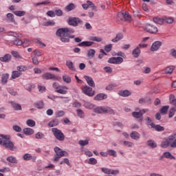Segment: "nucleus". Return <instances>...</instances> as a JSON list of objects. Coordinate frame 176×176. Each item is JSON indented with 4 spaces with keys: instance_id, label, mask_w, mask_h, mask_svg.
<instances>
[{
    "instance_id": "1",
    "label": "nucleus",
    "mask_w": 176,
    "mask_h": 176,
    "mask_svg": "<svg viewBox=\"0 0 176 176\" xmlns=\"http://www.w3.org/2000/svg\"><path fill=\"white\" fill-rule=\"evenodd\" d=\"M0 137L1 138H0V145L10 151H16L17 149V147L14 146L13 142L10 140V135L1 134Z\"/></svg>"
},
{
    "instance_id": "2",
    "label": "nucleus",
    "mask_w": 176,
    "mask_h": 176,
    "mask_svg": "<svg viewBox=\"0 0 176 176\" xmlns=\"http://www.w3.org/2000/svg\"><path fill=\"white\" fill-rule=\"evenodd\" d=\"M161 146L164 148H176V138L175 135H170L166 138L162 143Z\"/></svg>"
},
{
    "instance_id": "3",
    "label": "nucleus",
    "mask_w": 176,
    "mask_h": 176,
    "mask_svg": "<svg viewBox=\"0 0 176 176\" xmlns=\"http://www.w3.org/2000/svg\"><path fill=\"white\" fill-rule=\"evenodd\" d=\"M75 30L69 28H63L58 29L56 32V36H60V38H65L67 35H71V34H74Z\"/></svg>"
},
{
    "instance_id": "4",
    "label": "nucleus",
    "mask_w": 176,
    "mask_h": 176,
    "mask_svg": "<svg viewBox=\"0 0 176 176\" xmlns=\"http://www.w3.org/2000/svg\"><path fill=\"white\" fill-rule=\"evenodd\" d=\"M94 112L100 114L115 115V111L108 106L98 107L94 109Z\"/></svg>"
},
{
    "instance_id": "5",
    "label": "nucleus",
    "mask_w": 176,
    "mask_h": 176,
    "mask_svg": "<svg viewBox=\"0 0 176 176\" xmlns=\"http://www.w3.org/2000/svg\"><path fill=\"white\" fill-rule=\"evenodd\" d=\"M54 152L56 155L54 157V162H58L61 157L68 156V153L67 151H63L57 146L54 148Z\"/></svg>"
},
{
    "instance_id": "6",
    "label": "nucleus",
    "mask_w": 176,
    "mask_h": 176,
    "mask_svg": "<svg viewBox=\"0 0 176 176\" xmlns=\"http://www.w3.org/2000/svg\"><path fill=\"white\" fill-rule=\"evenodd\" d=\"M67 24L69 25H72V27H78L79 24H83V21L78 17H72L70 16L67 21Z\"/></svg>"
},
{
    "instance_id": "7",
    "label": "nucleus",
    "mask_w": 176,
    "mask_h": 176,
    "mask_svg": "<svg viewBox=\"0 0 176 176\" xmlns=\"http://www.w3.org/2000/svg\"><path fill=\"white\" fill-rule=\"evenodd\" d=\"M52 132L53 133L55 138L58 141H64L65 140V135H64V133H63L61 130L57 128H52Z\"/></svg>"
},
{
    "instance_id": "8",
    "label": "nucleus",
    "mask_w": 176,
    "mask_h": 176,
    "mask_svg": "<svg viewBox=\"0 0 176 176\" xmlns=\"http://www.w3.org/2000/svg\"><path fill=\"white\" fill-rule=\"evenodd\" d=\"M42 79H44L45 80H60L61 77L56 76L50 72H46L42 75Z\"/></svg>"
},
{
    "instance_id": "9",
    "label": "nucleus",
    "mask_w": 176,
    "mask_h": 176,
    "mask_svg": "<svg viewBox=\"0 0 176 176\" xmlns=\"http://www.w3.org/2000/svg\"><path fill=\"white\" fill-rule=\"evenodd\" d=\"M148 111H149V109H143L142 110H140L139 112L137 111H133L132 113V116H133V118H135V119H139L138 120V122L139 123H142V120H143V118L142 116L144 115V113H145L146 112H148Z\"/></svg>"
},
{
    "instance_id": "10",
    "label": "nucleus",
    "mask_w": 176,
    "mask_h": 176,
    "mask_svg": "<svg viewBox=\"0 0 176 176\" xmlns=\"http://www.w3.org/2000/svg\"><path fill=\"white\" fill-rule=\"evenodd\" d=\"M82 93L85 94L86 96H88L89 97H93L94 94H96V91L93 90V88L85 85L82 87Z\"/></svg>"
},
{
    "instance_id": "11",
    "label": "nucleus",
    "mask_w": 176,
    "mask_h": 176,
    "mask_svg": "<svg viewBox=\"0 0 176 176\" xmlns=\"http://www.w3.org/2000/svg\"><path fill=\"white\" fill-rule=\"evenodd\" d=\"M144 30L146 31V32H148L149 34H156L158 31L157 27L151 24L146 25Z\"/></svg>"
},
{
    "instance_id": "12",
    "label": "nucleus",
    "mask_w": 176,
    "mask_h": 176,
    "mask_svg": "<svg viewBox=\"0 0 176 176\" xmlns=\"http://www.w3.org/2000/svg\"><path fill=\"white\" fill-rule=\"evenodd\" d=\"M119 17H121V20H124V21H131V15L128 12H122L118 14Z\"/></svg>"
},
{
    "instance_id": "13",
    "label": "nucleus",
    "mask_w": 176,
    "mask_h": 176,
    "mask_svg": "<svg viewBox=\"0 0 176 176\" xmlns=\"http://www.w3.org/2000/svg\"><path fill=\"white\" fill-rule=\"evenodd\" d=\"M162 41H157L153 43L150 50L151 52H157V50L160 49V47L162 46Z\"/></svg>"
},
{
    "instance_id": "14",
    "label": "nucleus",
    "mask_w": 176,
    "mask_h": 176,
    "mask_svg": "<svg viewBox=\"0 0 176 176\" xmlns=\"http://www.w3.org/2000/svg\"><path fill=\"white\" fill-rule=\"evenodd\" d=\"M84 78L90 87H96V83L93 80V78L89 76H84Z\"/></svg>"
},
{
    "instance_id": "15",
    "label": "nucleus",
    "mask_w": 176,
    "mask_h": 176,
    "mask_svg": "<svg viewBox=\"0 0 176 176\" xmlns=\"http://www.w3.org/2000/svg\"><path fill=\"white\" fill-rule=\"evenodd\" d=\"M75 39V35H67L65 37H62L60 38V41L61 42H63V43H69L70 42V39Z\"/></svg>"
},
{
    "instance_id": "16",
    "label": "nucleus",
    "mask_w": 176,
    "mask_h": 176,
    "mask_svg": "<svg viewBox=\"0 0 176 176\" xmlns=\"http://www.w3.org/2000/svg\"><path fill=\"white\" fill-rule=\"evenodd\" d=\"M108 98V95L105 94H98L94 97L96 101H102V100H107Z\"/></svg>"
},
{
    "instance_id": "17",
    "label": "nucleus",
    "mask_w": 176,
    "mask_h": 176,
    "mask_svg": "<svg viewBox=\"0 0 176 176\" xmlns=\"http://www.w3.org/2000/svg\"><path fill=\"white\" fill-rule=\"evenodd\" d=\"M94 44V42L93 41H82L78 44V46L80 47H90V46H92V45Z\"/></svg>"
},
{
    "instance_id": "18",
    "label": "nucleus",
    "mask_w": 176,
    "mask_h": 176,
    "mask_svg": "<svg viewBox=\"0 0 176 176\" xmlns=\"http://www.w3.org/2000/svg\"><path fill=\"white\" fill-rule=\"evenodd\" d=\"M140 54H141V50H140V47H137L132 51V56L135 58H138L140 57Z\"/></svg>"
},
{
    "instance_id": "19",
    "label": "nucleus",
    "mask_w": 176,
    "mask_h": 176,
    "mask_svg": "<svg viewBox=\"0 0 176 176\" xmlns=\"http://www.w3.org/2000/svg\"><path fill=\"white\" fill-rule=\"evenodd\" d=\"M60 124V120L57 118L53 119L48 123L49 127H56V126H58Z\"/></svg>"
},
{
    "instance_id": "20",
    "label": "nucleus",
    "mask_w": 176,
    "mask_h": 176,
    "mask_svg": "<svg viewBox=\"0 0 176 176\" xmlns=\"http://www.w3.org/2000/svg\"><path fill=\"white\" fill-rule=\"evenodd\" d=\"M9 79V74L6 73L1 75V85H6Z\"/></svg>"
},
{
    "instance_id": "21",
    "label": "nucleus",
    "mask_w": 176,
    "mask_h": 176,
    "mask_svg": "<svg viewBox=\"0 0 176 176\" xmlns=\"http://www.w3.org/2000/svg\"><path fill=\"white\" fill-rule=\"evenodd\" d=\"M152 129H155L156 131H164V127L160 126V124H155L154 123L150 124Z\"/></svg>"
},
{
    "instance_id": "22",
    "label": "nucleus",
    "mask_w": 176,
    "mask_h": 176,
    "mask_svg": "<svg viewBox=\"0 0 176 176\" xmlns=\"http://www.w3.org/2000/svg\"><path fill=\"white\" fill-rule=\"evenodd\" d=\"M118 94L121 97H129V96H131V92L129 90H121L118 92Z\"/></svg>"
},
{
    "instance_id": "23",
    "label": "nucleus",
    "mask_w": 176,
    "mask_h": 176,
    "mask_svg": "<svg viewBox=\"0 0 176 176\" xmlns=\"http://www.w3.org/2000/svg\"><path fill=\"white\" fill-rule=\"evenodd\" d=\"M96 56V50L94 49H89L87 51V57L89 58V60H91Z\"/></svg>"
},
{
    "instance_id": "24",
    "label": "nucleus",
    "mask_w": 176,
    "mask_h": 176,
    "mask_svg": "<svg viewBox=\"0 0 176 176\" xmlns=\"http://www.w3.org/2000/svg\"><path fill=\"white\" fill-rule=\"evenodd\" d=\"M12 55L9 54H6L3 57H0V61H2L3 63H9V60H11Z\"/></svg>"
},
{
    "instance_id": "25",
    "label": "nucleus",
    "mask_w": 176,
    "mask_h": 176,
    "mask_svg": "<svg viewBox=\"0 0 176 176\" xmlns=\"http://www.w3.org/2000/svg\"><path fill=\"white\" fill-rule=\"evenodd\" d=\"M151 98H142L139 100V104H151Z\"/></svg>"
},
{
    "instance_id": "26",
    "label": "nucleus",
    "mask_w": 176,
    "mask_h": 176,
    "mask_svg": "<svg viewBox=\"0 0 176 176\" xmlns=\"http://www.w3.org/2000/svg\"><path fill=\"white\" fill-rule=\"evenodd\" d=\"M130 137L133 140H135L137 141V140H140L141 135H140V133L137 131H132L130 134Z\"/></svg>"
},
{
    "instance_id": "27",
    "label": "nucleus",
    "mask_w": 176,
    "mask_h": 176,
    "mask_svg": "<svg viewBox=\"0 0 176 176\" xmlns=\"http://www.w3.org/2000/svg\"><path fill=\"white\" fill-rule=\"evenodd\" d=\"M146 144H147L150 148H152V149H155V148H157V144H156V143L155 142V140H148L147 142H146Z\"/></svg>"
},
{
    "instance_id": "28",
    "label": "nucleus",
    "mask_w": 176,
    "mask_h": 176,
    "mask_svg": "<svg viewBox=\"0 0 176 176\" xmlns=\"http://www.w3.org/2000/svg\"><path fill=\"white\" fill-rule=\"evenodd\" d=\"M123 39V34L122 33H118L116 34V38H113L111 40V42H113L114 43H116L117 42H119V41Z\"/></svg>"
},
{
    "instance_id": "29",
    "label": "nucleus",
    "mask_w": 176,
    "mask_h": 176,
    "mask_svg": "<svg viewBox=\"0 0 176 176\" xmlns=\"http://www.w3.org/2000/svg\"><path fill=\"white\" fill-rule=\"evenodd\" d=\"M22 75H23V74L19 71H13L12 72L11 78H12V79H16L17 78H20V76H21Z\"/></svg>"
},
{
    "instance_id": "30",
    "label": "nucleus",
    "mask_w": 176,
    "mask_h": 176,
    "mask_svg": "<svg viewBox=\"0 0 176 176\" xmlns=\"http://www.w3.org/2000/svg\"><path fill=\"white\" fill-rule=\"evenodd\" d=\"M6 17H7V19H8V20H10V21H11V23H14V24H15V25H17V22H16V21H14V15H13V14L8 13L6 14Z\"/></svg>"
},
{
    "instance_id": "31",
    "label": "nucleus",
    "mask_w": 176,
    "mask_h": 176,
    "mask_svg": "<svg viewBox=\"0 0 176 176\" xmlns=\"http://www.w3.org/2000/svg\"><path fill=\"white\" fill-rule=\"evenodd\" d=\"M23 131V134H25V135H32V134H34V129L31 128H25Z\"/></svg>"
},
{
    "instance_id": "32",
    "label": "nucleus",
    "mask_w": 176,
    "mask_h": 176,
    "mask_svg": "<svg viewBox=\"0 0 176 176\" xmlns=\"http://www.w3.org/2000/svg\"><path fill=\"white\" fill-rule=\"evenodd\" d=\"M66 65L70 69V71H75V66H74V63H72L71 60H67L66 61Z\"/></svg>"
},
{
    "instance_id": "33",
    "label": "nucleus",
    "mask_w": 176,
    "mask_h": 176,
    "mask_svg": "<svg viewBox=\"0 0 176 176\" xmlns=\"http://www.w3.org/2000/svg\"><path fill=\"white\" fill-rule=\"evenodd\" d=\"M12 45H15L16 46H21L23 45V41L20 40V38H16L14 41H11Z\"/></svg>"
},
{
    "instance_id": "34",
    "label": "nucleus",
    "mask_w": 176,
    "mask_h": 176,
    "mask_svg": "<svg viewBox=\"0 0 176 176\" xmlns=\"http://www.w3.org/2000/svg\"><path fill=\"white\" fill-rule=\"evenodd\" d=\"M7 162L9 163H12V164H17V159L13 156H9L6 159Z\"/></svg>"
},
{
    "instance_id": "35",
    "label": "nucleus",
    "mask_w": 176,
    "mask_h": 176,
    "mask_svg": "<svg viewBox=\"0 0 176 176\" xmlns=\"http://www.w3.org/2000/svg\"><path fill=\"white\" fill-rule=\"evenodd\" d=\"M163 156L166 159H170V160H175V157H174L170 152H165L163 154Z\"/></svg>"
},
{
    "instance_id": "36",
    "label": "nucleus",
    "mask_w": 176,
    "mask_h": 176,
    "mask_svg": "<svg viewBox=\"0 0 176 176\" xmlns=\"http://www.w3.org/2000/svg\"><path fill=\"white\" fill-rule=\"evenodd\" d=\"M76 7L75 6V4H74L73 3H69V5H67L65 8V10L66 12H71V10H74V9H75Z\"/></svg>"
},
{
    "instance_id": "37",
    "label": "nucleus",
    "mask_w": 176,
    "mask_h": 176,
    "mask_svg": "<svg viewBox=\"0 0 176 176\" xmlns=\"http://www.w3.org/2000/svg\"><path fill=\"white\" fill-rule=\"evenodd\" d=\"M34 105L38 109H43V107H45V104H43V101L36 102L34 103Z\"/></svg>"
},
{
    "instance_id": "38",
    "label": "nucleus",
    "mask_w": 176,
    "mask_h": 176,
    "mask_svg": "<svg viewBox=\"0 0 176 176\" xmlns=\"http://www.w3.org/2000/svg\"><path fill=\"white\" fill-rule=\"evenodd\" d=\"M175 68V67L174 66H168V67H166V69H165V74H173V72L174 71Z\"/></svg>"
},
{
    "instance_id": "39",
    "label": "nucleus",
    "mask_w": 176,
    "mask_h": 176,
    "mask_svg": "<svg viewBox=\"0 0 176 176\" xmlns=\"http://www.w3.org/2000/svg\"><path fill=\"white\" fill-rule=\"evenodd\" d=\"M83 107H85V108H86L87 109H93V108H94V104L89 102H85Z\"/></svg>"
},
{
    "instance_id": "40",
    "label": "nucleus",
    "mask_w": 176,
    "mask_h": 176,
    "mask_svg": "<svg viewBox=\"0 0 176 176\" xmlns=\"http://www.w3.org/2000/svg\"><path fill=\"white\" fill-rule=\"evenodd\" d=\"M153 20L155 24H160V25H162V24L164 23L163 18L162 19L160 17L155 16L153 19Z\"/></svg>"
},
{
    "instance_id": "41",
    "label": "nucleus",
    "mask_w": 176,
    "mask_h": 176,
    "mask_svg": "<svg viewBox=\"0 0 176 176\" xmlns=\"http://www.w3.org/2000/svg\"><path fill=\"white\" fill-rule=\"evenodd\" d=\"M63 82H65V83H71L72 80H71V77L67 74H65L63 76Z\"/></svg>"
},
{
    "instance_id": "42",
    "label": "nucleus",
    "mask_w": 176,
    "mask_h": 176,
    "mask_svg": "<svg viewBox=\"0 0 176 176\" xmlns=\"http://www.w3.org/2000/svg\"><path fill=\"white\" fill-rule=\"evenodd\" d=\"M12 107L15 111H21L22 108L19 104L12 102Z\"/></svg>"
},
{
    "instance_id": "43",
    "label": "nucleus",
    "mask_w": 176,
    "mask_h": 176,
    "mask_svg": "<svg viewBox=\"0 0 176 176\" xmlns=\"http://www.w3.org/2000/svg\"><path fill=\"white\" fill-rule=\"evenodd\" d=\"M14 14L18 17H22V16H25V11H14Z\"/></svg>"
},
{
    "instance_id": "44",
    "label": "nucleus",
    "mask_w": 176,
    "mask_h": 176,
    "mask_svg": "<svg viewBox=\"0 0 176 176\" xmlns=\"http://www.w3.org/2000/svg\"><path fill=\"white\" fill-rule=\"evenodd\" d=\"M87 5L88 8H91L92 10H96V12H97V7H96V6L94 5V3H93V2L90 1H87Z\"/></svg>"
},
{
    "instance_id": "45",
    "label": "nucleus",
    "mask_w": 176,
    "mask_h": 176,
    "mask_svg": "<svg viewBox=\"0 0 176 176\" xmlns=\"http://www.w3.org/2000/svg\"><path fill=\"white\" fill-rule=\"evenodd\" d=\"M77 115L78 118H80V119H83L85 118V112L80 109H78L76 110Z\"/></svg>"
},
{
    "instance_id": "46",
    "label": "nucleus",
    "mask_w": 176,
    "mask_h": 176,
    "mask_svg": "<svg viewBox=\"0 0 176 176\" xmlns=\"http://www.w3.org/2000/svg\"><path fill=\"white\" fill-rule=\"evenodd\" d=\"M89 41H93L94 42H101L102 41V38L98 36H91L89 37Z\"/></svg>"
},
{
    "instance_id": "47",
    "label": "nucleus",
    "mask_w": 176,
    "mask_h": 176,
    "mask_svg": "<svg viewBox=\"0 0 176 176\" xmlns=\"http://www.w3.org/2000/svg\"><path fill=\"white\" fill-rule=\"evenodd\" d=\"M163 21H165L168 24H173L174 23V19L167 18L166 16L163 17Z\"/></svg>"
},
{
    "instance_id": "48",
    "label": "nucleus",
    "mask_w": 176,
    "mask_h": 176,
    "mask_svg": "<svg viewBox=\"0 0 176 176\" xmlns=\"http://www.w3.org/2000/svg\"><path fill=\"white\" fill-rule=\"evenodd\" d=\"M35 138L36 140H42V138H45V134L42 132H38L35 134Z\"/></svg>"
},
{
    "instance_id": "49",
    "label": "nucleus",
    "mask_w": 176,
    "mask_h": 176,
    "mask_svg": "<svg viewBox=\"0 0 176 176\" xmlns=\"http://www.w3.org/2000/svg\"><path fill=\"white\" fill-rule=\"evenodd\" d=\"M16 69L18 72H20L21 74L22 72H24V71H27V67L24 65H20L16 67Z\"/></svg>"
},
{
    "instance_id": "50",
    "label": "nucleus",
    "mask_w": 176,
    "mask_h": 176,
    "mask_svg": "<svg viewBox=\"0 0 176 176\" xmlns=\"http://www.w3.org/2000/svg\"><path fill=\"white\" fill-rule=\"evenodd\" d=\"M26 124L29 126L30 127H35V121L34 120H28L26 121Z\"/></svg>"
},
{
    "instance_id": "51",
    "label": "nucleus",
    "mask_w": 176,
    "mask_h": 176,
    "mask_svg": "<svg viewBox=\"0 0 176 176\" xmlns=\"http://www.w3.org/2000/svg\"><path fill=\"white\" fill-rule=\"evenodd\" d=\"M175 112H176L175 107H173L172 109H170L169 111L168 118H173V116H174V115H175Z\"/></svg>"
},
{
    "instance_id": "52",
    "label": "nucleus",
    "mask_w": 176,
    "mask_h": 176,
    "mask_svg": "<svg viewBox=\"0 0 176 176\" xmlns=\"http://www.w3.org/2000/svg\"><path fill=\"white\" fill-rule=\"evenodd\" d=\"M78 144L80 146H86V145H89V140H79Z\"/></svg>"
},
{
    "instance_id": "53",
    "label": "nucleus",
    "mask_w": 176,
    "mask_h": 176,
    "mask_svg": "<svg viewBox=\"0 0 176 176\" xmlns=\"http://www.w3.org/2000/svg\"><path fill=\"white\" fill-rule=\"evenodd\" d=\"M168 106H164L160 109V113H163L164 115H166L167 113V111H168Z\"/></svg>"
},
{
    "instance_id": "54",
    "label": "nucleus",
    "mask_w": 176,
    "mask_h": 176,
    "mask_svg": "<svg viewBox=\"0 0 176 176\" xmlns=\"http://www.w3.org/2000/svg\"><path fill=\"white\" fill-rule=\"evenodd\" d=\"M31 44V41H30V40H28V38H25L23 41V47H28V46H30V45Z\"/></svg>"
},
{
    "instance_id": "55",
    "label": "nucleus",
    "mask_w": 176,
    "mask_h": 176,
    "mask_svg": "<svg viewBox=\"0 0 176 176\" xmlns=\"http://www.w3.org/2000/svg\"><path fill=\"white\" fill-rule=\"evenodd\" d=\"M107 153L110 156H113V157H116L117 156L116 151L115 150H108Z\"/></svg>"
},
{
    "instance_id": "56",
    "label": "nucleus",
    "mask_w": 176,
    "mask_h": 176,
    "mask_svg": "<svg viewBox=\"0 0 176 176\" xmlns=\"http://www.w3.org/2000/svg\"><path fill=\"white\" fill-rule=\"evenodd\" d=\"M88 164H92V165L97 164V160H96V158H94V157L89 158L88 161Z\"/></svg>"
},
{
    "instance_id": "57",
    "label": "nucleus",
    "mask_w": 176,
    "mask_h": 176,
    "mask_svg": "<svg viewBox=\"0 0 176 176\" xmlns=\"http://www.w3.org/2000/svg\"><path fill=\"white\" fill-rule=\"evenodd\" d=\"M104 50L107 53H109L112 50V44H109L104 46Z\"/></svg>"
},
{
    "instance_id": "58",
    "label": "nucleus",
    "mask_w": 176,
    "mask_h": 176,
    "mask_svg": "<svg viewBox=\"0 0 176 176\" xmlns=\"http://www.w3.org/2000/svg\"><path fill=\"white\" fill-rule=\"evenodd\" d=\"M31 159H32V155H31V154L26 153L23 155V160L28 161L31 160Z\"/></svg>"
},
{
    "instance_id": "59",
    "label": "nucleus",
    "mask_w": 176,
    "mask_h": 176,
    "mask_svg": "<svg viewBox=\"0 0 176 176\" xmlns=\"http://www.w3.org/2000/svg\"><path fill=\"white\" fill-rule=\"evenodd\" d=\"M65 115V113L64 112V111H60L56 113V118H63V116H64Z\"/></svg>"
},
{
    "instance_id": "60",
    "label": "nucleus",
    "mask_w": 176,
    "mask_h": 176,
    "mask_svg": "<svg viewBox=\"0 0 176 176\" xmlns=\"http://www.w3.org/2000/svg\"><path fill=\"white\" fill-rule=\"evenodd\" d=\"M12 129L14 130V131H16V133H20L21 131V127H20L18 125L13 126Z\"/></svg>"
},
{
    "instance_id": "61",
    "label": "nucleus",
    "mask_w": 176,
    "mask_h": 176,
    "mask_svg": "<svg viewBox=\"0 0 176 176\" xmlns=\"http://www.w3.org/2000/svg\"><path fill=\"white\" fill-rule=\"evenodd\" d=\"M123 63V58L120 56L116 57V64H122Z\"/></svg>"
},
{
    "instance_id": "62",
    "label": "nucleus",
    "mask_w": 176,
    "mask_h": 176,
    "mask_svg": "<svg viewBox=\"0 0 176 176\" xmlns=\"http://www.w3.org/2000/svg\"><path fill=\"white\" fill-rule=\"evenodd\" d=\"M55 16H63V10L60 9L54 10Z\"/></svg>"
},
{
    "instance_id": "63",
    "label": "nucleus",
    "mask_w": 176,
    "mask_h": 176,
    "mask_svg": "<svg viewBox=\"0 0 176 176\" xmlns=\"http://www.w3.org/2000/svg\"><path fill=\"white\" fill-rule=\"evenodd\" d=\"M123 144L125 146H128L129 148H131L133 145V142L129 141H124Z\"/></svg>"
},
{
    "instance_id": "64",
    "label": "nucleus",
    "mask_w": 176,
    "mask_h": 176,
    "mask_svg": "<svg viewBox=\"0 0 176 176\" xmlns=\"http://www.w3.org/2000/svg\"><path fill=\"white\" fill-rule=\"evenodd\" d=\"M170 54L172 56V57H174V58H176V50L175 49H171L170 51Z\"/></svg>"
}]
</instances>
